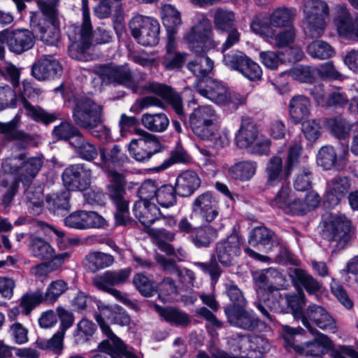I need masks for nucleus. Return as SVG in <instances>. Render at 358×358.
<instances>
[{"label":"nucleus","instance_id":"f257e3e1","mask_svg":"<svg viewBox=\"0 0 358 358\" xmlns=\"http://www.w3.org/2000/svg\"><path fill=\"white\" fill-rule=\"evenodd\" d=\"M98 308L99 314L96 315L95 319L102 332L108 338L99 344V351L110 355L111 358H121L122 356L126 358H141L131 347L126 345L117 337L108 325V322L113 323L112 318L117 312V307L113 308L101 303L98 304Z\"/></svg>","mask_w":358,"mask_h":358},{"label":"nucleus","instance_id":"f03ea898","mask_svg":"<svg viewBox=\"0 0 358 358\" xmlns=\"http://www.w3.org/2000/svg\"><path fill=\"white\" fill-rule=\"evenodd\" d=\"M320 201L319 195L315 192H296L292 190L289 186L282 185L271 200L270 204L287 213L303 215L316 208Z\"/></svg>","mask_w":358,"mask_h":358},{"label":"nucleus","instance_id":"7ed1b4c3","mask_svg":"<svg viewBox=\"0 0 358 358\" xmlns=\"http://www.w3.org/2000/svg\"><path fill=\"white\" fill-rule=\"evenodd\" d=\"M83 24L81 27L71 25L68 29V36L71 41L69 54L73 59L89 61L92 57L89 52L91 44L92 26L88 9V0H82Z\"/></svg>","mask_w":358,"mask_h":358},{"label":"nucleus","instance_id":"20e7f679","mask_svg":"<svg viewBox=\"0 0 358 358\" xmlns=\"http://www.w3.org/2000/svg\"><path fill=\"white\" fill-rule=\"evenodd\" d=\"M301 149V146L298 144L290 148L285 166L282 157L279 156H273L268 159L265 167L267 187L275 186L289 177L293 169L299 164Z\"/></svg>","mask_w":358,"mask_h":358},{"label":"nucleus","instance_id":"39448f33","mask_svg":"<svg viewBox=\"0 0 358 358\" xmlns=\"http://www.w3.org/2000/svg\"><path fill=\"white\" fill-rule=\"evenodd\" d=\"M71 101L73 106V118L81 127L91 129L103 120V106L85 96H76Z\"/></svg>","mask_w":358,"mask_h":358},{"label":"nucleus","instance_id":"423d86ee","mask_svg":"<svg viewBox=\"0 0 358 358\" xmlns=\"http://www.w3.org/2000/svg\"><path fill=\"white\" fill-rule=\"evenodd\" d=\"M42 16L37 21V16L31 17V23L40 39L48 45H55L59 38V29L57 22L56 10L51 5L41 0L37 1Z\"/></svg>","mask_w":358,"mask_h":358},{"label":"nucleus","instance_id":"0eeeda50","mask_svg":"<svg viewBox=\"0 0 358 358\" xmlns=\"http://www.w3.org/2000/svg\"><path fill=\"white\" fill-rule=\"evenodd\" d=\"M296 16V10L287 7L274 9L268 17L257 15L250 24L252 30L261 36L273 35V28H284L291 26Z\"/></svg>","mask_w":358,"mask_h":358},{"label":"nucleus","instance_id":"6e6552de","mask_svg":"<svg viewBox=\"0 0 358 358\" xmlns=\"http://www.w3.org/2000/svg\"><path fill=\"white\" fill-rule=\"evenodd\" d=\"M196 88L199 94L217 105L236 108L244 101L239 94L230 92L220 82L211 78L199 82Z\"/></svg>","mask_w":358,"mask_h":358},{"label":"nucleus","instance_id":"1a4fd4ad","mask_svg":"<svg viewBox=\"0 0 358 358\" xmlns=\"http://www.w3.org/2000/svg\"><path fill=\"white\" fill-rule=\"evenodd\" d=\"M303 29L310 38L320 36L324 29L325 17L329 14V7L321 0H308L303 7Z\"/></svg>","mask_w":358,"mask_h":358},{"label":"nucleus","instance_id":"9d476101","mask_svg":"<svg viewBox=\"0 0 358 358\" xmlns=\"http://www.w3.org/2000/svg\"><path fill=\"white\" fill-rule=\"evenodd\" d=\"M211 35L210 20L201 16L184 38L190 50L196 55H200L217 45V43L212 39Z\"/></svg>","mask_w":358,"mask_h":358},{"label":"nucleus","instance_id":"9b49d317","mask_svg":"<svg viewBox=\"0 0 358 358\" xmlns=\"http://www.w3.org/2000/svg\"><path fill=\"white\" fill-rule=\"evenodd\" d=\"M218 115L211 106L195 108L189 115V122L194 134L201 139H209L217 131Z\"/></svg>","mask_w":358,"mask_h":358},{"label":"nucleus","instance_id":"f8f14e48","mask_svg":"<svg viewBox=\"0 0 358 358\" xmlns=\"http://www.w3.org/2000/svg\"><path fill=\"white\" fill-rule=\"evenodd\" d=\"M176 189L171 185H158L153 180H145L137 191L139 198L151 199L164 208H169L177 203Z\"/></svg>","mask_w":358,"mask_h":358},{"label":"nucleus","instance_id":"ddd939ff","mask_svg":"<svg viewBox=\"0 0 358 358\" xmlns=\"http://www.w3.org/2000/svg\"><path fill=\"white\" fill-rule=\"evenodd\" d=\"M325 236L331 247L343 249L352 238L350 220L344 215H331L326 224Z\"/></svg>","mask_w":358,"mask_h":358},{"label":"nucleus","instance_id":"4468645a","mask_svg":"<svg viewBox=\"0 0 358 358\" xmlns=\"http://www.w3.org/2000/svg\"><path fill=\"white\" fill-rule=\"evenodd\" d=\"M129 25L132 36L138 43L151 46L158 43L160 27L157 20L139 15L134 17Z\"/></svg>","mask_w":358,"mask_h":358},{"label":"nucleus","instance_id":"2eb2a0df","mask_svg":"<svg viewBox=\"0 0 358 358\" xmlns=\"http://www.w3.org/2000/svg\"><path fill=\"white\" fill-rule=\"evenodd\" d=\"M109 176L115 185H108V190L110 199L116 207L115 218L118 225H126L129 222V202L125 199L124 176L115 171H110Z\"/></svg>","mask_w":358,"mask_h":358},{"label":"nucleus","instance_id":"dca6fc26","mask_svg":"<svg viewBox=\"0 0 358 358\" xmlns=\"http://www.w3.org/2000/svg\"><path fill=\"white\" fill-rule=\"evenodd\" d=\"M24 154L22 153L17 157L7 158L2 164L4 172H17L19 180L24 185L31 182L36 176L43 166V159L41 157H34L28 159L22 166L17 168L18 162L24 158Z\"/></svg>","mask_w":358,"mask_h":358},{"label":"nucleus","instance_id":"f3484780","mask_svg":"<svg viewBox=\"0 0 358 358\" xmlns=\"http://www.w3.org/2000/svg\"><path fill=\"white\" fill-rule=\"evenodd\" d=\"M223 62L227 66L239 72L249 80H257L262 77V71L259 64L241 52L231 51L224 55Z\"/></svg>","mask_w":358,"mask_h":358},{"label":"nucleus","instance_id":"a211bd4d","mask_svg":"<svg viewBox=\"0 0 358 358\" xmlns=\"http://www.w3.org/2000/svg\"><path fill=\"white\" fill-rule=\"evenodd\" d=\"M230 344L234 351L240 350L246 352L250 358H262L270 348L268 341L259 336L236 335L231 338Z\"/></svg>","mask_w":358,"mask_h":358},{"label":"nucleus","instance_id":"6ab92c4d","mask_svg":"<svg viewBox=\"0 0 358 358\" xmlns=\"http://www.w3.org/2000/svg\"><path fill=\"white\" fill-rule=\"evenodd\" d=\"M96 73L103 82L122 85L136 91L131 71L127 64L101 66L96 70Z\"/></svg>","mask_w":358,"mask_h":358},{"label":"nucleus","instance_id":"aec40b11","mask_svg":"<svg viewBox=\"0 0 358 358\" xmlns=\"http://www.w3.org/2000/svg\"><path fill=\"white\" fill-rule=\"evenodd\" d=\"M64 223L69 228L86 230L104 227L106 220L95 211L77 210L66 216Z\"/></svg>","mask_w":358,"mask_h":358},{"label":"nucleus","instance_id":"412c9836","mask_svg":"<svg viewBox=\"0 0 358 358\" xmlns=\"http://www.w3.org/2000/svg\"><path fill=\"white\" fill-rule=\"evenodd\" d=\"M38 92L39 90L34 88L29 82L23 81L22 86H19L17 91L19 96L17 98L22 103L27 116L48 124L57 119L56 115L48 113L41 108L33 106L26 99V97H33L34 94H38Z\"/></svg>","mask_w":358,"mask_h":358},{"label":"nucleus","instance_id":"4be33fe9","mask_svg":"<svg viewBox=\"0 0 358 358\" xmlns=\"http://www.w3.org/2000/svg\"><path fill=\"white\" fill-rule=\"evenodd\" d=\"M91 170L85 164H76L66 168L62 175L64 185L71 191H83L90 185Z\"/></svg>","mask_w":358,"mask_h":358},{"label":"nucleus","instance_id":"5701e85b","mask_svg":"<svg viewBox=\"0 0 358 358\" xmlns=\"http://www.w3.org/2000/svg\"><path fill=\"white\" fill-rule=\"evenodd\" d=\"M302 324L307 328L310 334L314 336V339L312 341L301 345V351H299L298 354L312 357H321L331 347L332 343L331 340L327 336L313 327L306 318L303 317Z\"/></svg>","mask_w":358,"mask_h":358},{"label":"nucleus","instance_id":"b1692460","mask_svg":"<svg viewBox=\"0 0 358 358\" xmlns=\"http://www.w3.org/2000/svg\"><path fill=\"white\" fill-rule=\"evenodd\" d=\"M5 31L7 47L15 55H21L31 50L35 45V35L27 29H5Z\"/></svg>","mask_w":358,"mask_h":358},{"label":"nucleus","instance_id":"393cba45","mask_svg":"<svg viewBox=\"0 0 358 358\" xmlns=\"http://www.w3.org/2000/svg\"><path fill=\"white\" fill-rule=\"evenodd\" d=\"M334 24L341 36L358 40V17L352 19L345 6L337 5L335 7Z\"/></svg>","mask_w":358,"mask_h":358},{"label":"nucleus","instance_id":"a878e982","mask_svg":"<svg viewBox=\"0 0 358 358\" xmlns=\"http://www.w3.org/2000/svg\"><path fill=\"white\" fill-rule=\"evenodd\" d=\"M142 92L157 94L170 103L180 118L184 117L182 99L168 85L157 82H150L143 86Z\"/></svg>","mask_w":358,"mask_h":358},{"label":"nucleus","instance_id":"bb28decb","mask_svg":"<svg viewBox=\"0 0 358 358\" xmlns=\"http://www.w3.org/2000/svg\"><path fill=\"white\" fill-rule=\"evenodd\" d=\"M351 187L350 179L347 176H336L327 180L325 199L329 206L338 205L344 199Z\"/></svg>","mask_w":358,"mask_h":358},{"label":"nucleus","instance_id":"cd10ccee","mask_svg":"<svg viewBox=\"0 0 358 358\" xmlns=\"http://www.w3.org/2000/svg\"><path fill=\"white\" fill-rule=\"evenodd\" d=\"M348 155L345 150L342 156L338 157L335 148L331 145L322 146L317 152L316 162L318 166L324 170L341 171L346 164V155Z\"/></svg>","mask_w":358,"mask_h":358},{"label":"nucleus","instance_id":"c85d7f7f","mask_svg":"<svg viewBox=\"0 0 358 358\" xmlns=\"http://www.w3.org/2000/svg\"><path fill=\"white\" fill-rule=\"evenodd\" d=\"M228 322L233 326L248 331H252L258 325V319L252 310L245 308L234 309L224 308Z\"/></svg>","mask_w":358,"mask_h":358},{"label":"nucleus","instance_id":"c756f323","mask_svg":"<svg viewBox=\"0 0 358 358\" xmlns=\"http://www.w3.org/2000/svg\"><path fill=\"white\" fill-rule=\"evenodd\" d=\"M133 212L136 217L145 227L153 224L160 216V210L151 199L139 198L134 203Z\"/></svg>","mask_w":358,"mask_h":358},{"label":"nucleus","instance_id":"7c9ffc66","mask_svg":"<svg viewBox=\"0 0 358 358\" xmlns=\"http://www.w3.org/2000/svg\"><path fill=\"white\" fill-rule=\"evenodd\" d=\"M94 285L102 291L106 292L113 296L117 300L122 303L128 308L136 311L139 310L138 306L129 299L127 294L113 288V283L108 271L101 275H97L93 280Z\"/></svg>","mask_w":358,"mask_h":358},{"label":"nucleus","instance_id":"2f4dec72","mask_svg":"<svg viewBox=\"0 0 358 358\" xmlns=\"http://www.w3.org/2000/svg\"><path fill=\"white\" fill-rule=\"evenodd\" d=\"M257 308L268 320L273 321V317L267 308L275 312H282L286 309V297H283L278 291H268L265 295L259 298L256 303Z\"/></svg>","mask_w":358,"mask_h":358},{"label":"nucleus","instance_id":"473e14b6","mask_svg":"<svg viewBox=\"0 0 358 358\" xmlns=\"http://www.w3.org/2000/svg\"><path fill=\"white\" fill-rule=\"evenodd\" d=\"M241 239L237 234L230 235L225 241L217 243L216 254L219 262L224 265L229 266L234 257L239 255Z\"/></svg>","mask_w":358,"mask_h":358},{"label":"nucleus","instance_id":"72a5a7b5","mask_svg":"<svg viewBox=\"0 0 358 358\" xmlns=\"http://www.w3.org/2000/svg\"><path fill=\"white\" fill-rule=\"evenodd\" d=\"M306 316L320 329L336 333L337 325L335 320L323 307L313 304L306 310Z\"/></svg>","mask_w":358,"mask_h":358},{"label":"nucleus","instance_id":"f704fd0d","mask_svg":"<svg viewBox=\"0 0 358 358\" xmlns=\"http://www.w3.org/2000/svg\"><path fill=\"white\" fill-rule=\"evenodd\" d=\"M259 134L253 121L249 117H243L240 128L235 134V143L239 148L247 150Z\"/></svg>","mask_w":358,"mask_h":358},{"label":"nucleus","instance_id":"c9c22d12","mask_svg":"<svg viewBox=\"0 0 358 358\" xmlns=\"http://www.w3.org/2000/svg\"><path fill=\"white\" fill-rule=\"evenodd\" d=\"M62 71L59 63L50 57H43L32 67L33 76L39 80L54 78Z\"/></svg>","mask_w":358,"mask_h":358},{"label":"nucleus","instance_id":"e433bc0d","mask_svg":"<svg viewBox=\"0 0 358 358\" xmlns=\"http://www.w3.org/2000/svg\"><path fill=\"white\" fill-rule=\"evenodd\" d=\"M159 150V141L147 142L142 140H131L129 145V153L138 162L148 161Z\"/></svg>","mask_w":358,"mask_h":358},{"label":"nucleus","instance_id":"4c0bfd02","mask_svg":"<svg viewBox=\"0 0 358 358\" xmlns=\"http://www.w3.org/2000/svg\"><path fill=\"white\" fill-rule=\"evenodd\" d=\"M201 178L193 171L182 172L176 178V189L179 195L188 196L192 195L201 185Z\"/></svg>","mask_w":358,"mask_h":358},{"label":"nucleus","instance_id":"58836bf2","mask_svg":"<svg viewBox=\"0 0 358 358\" xmlns=\"http://www.w3.org/2000/svg\"><path fill=\"white\" fill-rule=\"evenodd\" d=\"M20 124V115L18 114L8 122H0V134L7 140L19 141L24 146L31 141V138L28 134L17 129Z\"/></svg>","mask_w":358,"mask_h":358},{"label":"nucleus","instance_id":"ea45409f","mask_svg":"<svg viewBox=\"0 0 358 358\" xmlns=\"http://www.w3.org/2000/svg\"><path fill=\"white\" fill-rule=\"evenodd\" d=\"M281 279L280 274L275 269L268 268L254 275V280L257 287L259 299L265 295L266 289H276L278 280Z\"/></svg>","mask_w":358,"mask_h":358},{"label":"nucleus","instance_id":"a19ab883","mask_svg":"<svg viewBox=\"0 0 358 358\" xmlns=\"http://www.w3.org/2000/svg\"><path fill=\"white\" fill-rule=\"evenodd\" d=\"M288 109L292 120L295 124L300 123L310 114V100L303 95L294 96L289 102Z\"/></svg>","mask_w":358,"mask_h":358},{"label":"nucleus","instance_id":"79ce46f5","mask_svg":"<svg viewBox=\"0 0 358 358\" xmlns=\"http://www.w3.org/2000/svg\"><path fill=\"white\" fill-rule=\"evenodd\" d=\"M249 243L266 251L271 250L278 244L275 235L266 227L255 228L250 233Z\"/></svg>","mask_w":358,"mask_h":358},{"label":"nucleus","instance_id":"37998d69","mask_svg":"<svg viewBox=\"0 0 358 358\" xmlns=\"http://www.w3.org/2000/svg\"><path fill=\"white\" fill-rule=\"evenodd\" d=\"M324 127L336 138L345 139L350 136L353 124L345 118L336 116L326 120Z\"/></svg>","mask_w":358,"mask_h":358},{"label":"nucleus","instance_id":"c03bdc74","mask_svg":"<svg viewBox=\"0 0 358 358\" xmlns=\"http://www.w3.org/2000/svg\"><path fill=\"white\" fill-rule=\"evenodd\" d=\"M257 163L255 161L245 160L236 162L228 169L229 175L241 181H248L255 174Z\"/></svg>","mask_w":358,"mask_h":358},{"label":"nucleus","instance_id":"a18cd8bd","mask_svg":"<svg viewBox=\"0 0 358 358\" xmlns=\"http://www.w3.org/2000/svg\"><path fill=\"white\" fill-rule=\"evenodd\" d=\"M155 259L164 270L174 273L177 275L182 283L185 285H192L195 279L194 273L187 268L178 269L175 262L171 259H168L164 257L157 255Z\"/></svg>","mask_w":358,"mask_h":358},{"label":"nucleus","instance_id":"49530a36","mask_svg":"<svg viewBox=\"0 0 358 358\" xmlns=\"http://www.w3.org/2000/svg\"><path fill=\"white\" fill-rule=\"evenodd\" d=\"M100 157L102 163V168L108 171V177L111 182L110 185H115V183L111 180V178L109 176L110 171H116L110 169V166H116L122 163L126 157L121 153L120 149L117 145H114L109 151L103 149L100 151ZM117 173H119L117 172Z\"/></svg>","mask_w":358,"mask_h":358},{"label":"nucleus","instance_id":"de8ad7c7","mask_svg":"<svg viewBox=\"0 0 358 358\" xmlns=\"http://www.w3.org/2000/svg\"><path fill=\"white\" fill-rule=\"evenodd\" d=\"M141 121L147 129L153 132H163L169 125V120L163 113H144Z\"/></svg>","mask_w":358,"mask_h":358},{"label":"nucleus","instance_id":"09e8293b","mask_svg":"<svg viewBox=\"0 0 358 358\" xmlns=\"http://www.w3.org/2000/svg\"><path fill=\"white\" fill-rule=\"evenodd\" d=\"M162 17L168 33H176V28L181 24L180 12L172 5L166 4L162 8Z\"/></svg>","mask_w":358,"mask_h":358},{"label":"nucleus","instance_id":"8fccbe9b","mask_svg":"<svg viewBox=\"0 0 358 358\" xmlns=\"http://www.w3.org/2000/svg\"><path fill=\"white\" fill-rule=\"evenodd\" d=\"M155 308L159 315L168 322L181 326H187L190 322L189 316L178 309L171 307L161 308L159 306H156Z\"/></svg>","mask_w":358,"mask_h":358},{"label":"nucleus","instance_id":"3c124183","mask_svg":"<svg viewBox=\"0 0 358 358\" xmlns=\"http://www.w3.org/2000/svg\"><path fill=\"white\" fill-rule=\"evenodd\" d=\"M29 250L34 257L40 259H50L55 253V249L49 243L38 237L31 239Z\"/></svg>","mask_w":358,"mask_h":358},{"label":"nucleus","instance_id":"603ef678","mask_svg":"<svg viewBox=\"0 0 358 358\" xmlns=\"http://www.w3.org/2000/svg\"><path fill=\"white\" fill-rule=\"evenodd\" d=\"M69 196V192L67 190L48 195L46 198L48 208L58 214L69 210L70 208Z\"/></svg>","mask_w":358,"mask_h":358},{"label":"nucleus","instance_id":"864d4df0","mask_svg":"<svg viewBox=\"0 0 358 358\" xmlns=\"http://www.w3.org/2000/svg\"><path fill=\"white\" fill-rule=\"evenodd\" d=\"M87 265L89 269L93 272H96L99 269L110 266L114 262L112 255L101 252H95L89 254L86 257Z\"/></svg>","mask_w":358,"mask_h":358},{"label":"nucleus","instance_id":"5fc2aeb1","mask_svg":"<svg viewBox=\"0 0 358 358\" xmlns=\"http://www.w3.org/2000/svg\"><path fill=\"white\" fill-rule=\"evenodd\" d=\"M307 52L310 57L318 59H326L334 55L335 51L327 43L316 41L310 43Z\"/></svg>","mask_w":358,"mask_h":358},{"label":"nucleus","instance_id":"6e6d98bb","mask_svg":"<svg viewBox=\"0 0 358 358\" xmlns=\"http://www.w3.org/2000/svg\"><path fill=\"white\" fill-rule=\"evenodd\" d=\"M122 6V0H98L94 11L97 17L106 18L111 14L112 11L120 13Z\"/></svg>","mask_w":358,"mask_h":358},{"label":"nucleus","instance_id":"4d7b16f0","mask_svg":"<svg viewBox=\"0 0 358 358\" xmlns=\"http://www.w3.org/2000/svg\"><path fill=\"white\" fill-rule=\"evenodd\" d=\"M133 284L141 295L149 297L157 292L156 283L142 273H137L133 278Z\"/></svg>","mask_w":358,"mask_h":358},{"label":"nucleus","instance_id":"13d9d810","mask_svg":"<svg viewBox=\"0 0 358 358\" xmlns=\"http://www.w3.org/2000/svg\"><path fill=\"white\" fill-rule=\"evenodd\" d=\"M214 62L208 57H201L199 62H189L187 64L188 69L197 78H203L208 76L213 69Z\"/></svg>","mask_w":358,"mask_h":358},{"label":"nucleus","instance_id":"bf43d9fd","mask_svg":"<svg viewBox=\"0 0 358 358\" xmlns=\"http://www.w3.org/2000/svg\"><path fill=\"white\" fill-rule=\"evenodd\" d=\"M303 331V329L299 328H291L289 326H283L282 336L285 341V348L288 350H294L298 353L301 351V345L296 343V338L300 336Z\"/></svg>","mask_w":358,"mask_h":358},{"label":"nucleus","instance_id":"052dcab7","mask_svg":"<svg viewBox=\"0 0 358 358\" xmlns=\"http://www.w3.org/2000/svg\"><path fill=\"white\" fill-rule=\"evenodd\" d=\"M44 296L40 291L24 294L20 299V307L24 315H29L32 310L43 302Z\"/></svg>","mask_w":358,"mask_h":358},{"label":"nucleus","instance_id":"680f3d73","mask_svg":"<svg viewBox=\"0 0 358 358\" xmlns=\"http://www.w3.org/2000/svg\"><path fill=\"white\" fill-rule=\"evenodd\" d=\"M71 143L73 144L76 152L83 159L89 161L92 160L98 155L96 148L86 141L81 136L76 138L75 141Z\"/></svg>","mask_w":358,"mask_h":358},{"label":"nucleus","instance_id":"e2e57ef3","mask_svg":"<svg viewBox=\"0 0 358 358\" xmlns=\"http://www.w3.org/2000/svg\"><path fill=\"white\" fill-rule=\"evenodd\" d=\"M68 284L63 280L52 281L47 287L44 300L49 303H55L57 299L66 291Z\"/></svg>","mask_w":358,"mask_h":358},{"label":"nucleus","instance_id":"0e129e2a","mask_svg":"<svg viewBox=\"0 0 358 358\" xmlns=\"http://www.w3.org/2000/svg\"><path fill=\"white\" fill-rule=\"evenodd\" d=\"M305 304L303 293L299 292L295 294H288L286 296V306H289L292 310V314L295 318H300L301 320L307 317L303 315L302 309Z\"/></svg>","mask_w":358,"mask_h":358},{"label":"nucleus","instance_id":"69168bd1","mask_svg":"<svg viewBox=\"0 0 358 358\" xmlns=\"http://www.w3.org/2000/svg\"><path fill=\"white\" fill-rule=\"evenodd\" d=\"M235 17L231 11L217 9L214 15V24L217 29L228 31L233 25Z\"/></svg>","mask_w":358,"mask_h":358},{"label":"nucleus","instance_id":"338daca9","mask_svg":"<svg viewBox=\"0 0 358 358\" xmlns=\"http://www.w3.org/2000/svg\"><path fill=\"white\" fill-rule=\"evenodd\" d=\"M264 36L272 39L277 47L283 48L289 45L294 41L295 30L293 27L289 26L277 34H275L273 30V35Z\"/></svg>","mask_w":358,"mask_h":358},{"label":"nucleus","instance_id":"774afa93","mask_svg":"<svg viewBox=\"0 0 358 358\" xmlns=\"http://www.w3.org/2000/svg\"><path fill=\"white\" fill-rule=\"evenodd\" d=\"M225 287L227 294L233 303L227 308H233L236 310L246 306L247 301L243 296L241 290L236 285L232 283L226 284Z\"/></svg>","mask_w":358,"mask_h":358}]
</instances>
